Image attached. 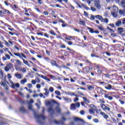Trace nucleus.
Returning <instances> with one entry per match:
<instances>
[{
    "label": "nucleus",
    "mask_w": 125,
    "mask_h": 125,
    "mask_svg": "<svg viewBox=\"0 0 125 125\" xmlns=\"http://www.w3.org/2000/svg\"><path fill=\"white\" fill-rule=\"evenodd\" d=\"M34 116L36 119H37V121L39 124H41L42 123V121H43L45 120V117L43 116V114L38 115V114L34 113Z\"/></svg>",
    "instance_id": "1"
},
{
    "label": "nucleus",
    "mask_w": 125,
    "mask_h": 125,
    "mask_svg": "<svg viewBox=\"0 0 125 125\" xmlns=\"http://www.w3.org/2000/svg\"><path fill=\"white\" fill-rule=\"evenodd\" d=\"M121 4L122 6V7L124 8V10H120L119 11V14L121 16H125V1H122L121 2Z\"/></svg>",
    "instance_id": "2"
},
{
    "label": "nucleus",
    "mask_w": 125,
    "mask_h": 125,
    "mask_svg": "<svg viewBox=\"0 0 125 125\" xmlns=\"http://www.w3.org/2000/svg\"><path fill=\"white\" fill-rule=\"evenodd\" d=\"M14 54L15 55V56H17L18 57H19V58H20V59H21V60L23 59V58H27L26 56H25V55H24L23 53H21V54L18 53H14Z\"/></svg>",
    "instance_id": "3"
},
{
    "label": "nucleus",
    "mask_w": 125,
    "mask_h": 125,
    "mask_svg": "<svg viewBox=\"0 0 125 125\" xmlns=\"http://www.w3.org/2000/svg\"><path fill=\"white\" fill-rule=\"evenodd\" d=\"M118 32L121 36H125V30L124 29L123 27H119L118 28Z\"/></svg>",
    "instance_id": "4"
},
{
    "label": "nucleus",
    "mask_w": 125,
    "mask_h": 125,
    "mask_svg": "<svg viewBox=\"0 0 125 125\" xmlns=\"http://www.w3.org/2000/svg\"><path fill=\"white\" fill-rule=\"evenodd\" d=\"M12 68H13V64L12 63H9L4 67V70L6 72H8Z\"/></svg>",
    "instance_id": "5"
},
{
    "label": "nucleus",
    "mask_w": 125,
    "mask_h": 125,
    "mask_svg": "<svg viewBox=\"0 0 125 125\" xmlns=\"http://www.w3.org/2000/svg\"><path fill=\"white\" fill-rule=\"evenodd\" d=\"M106 85L107 86L105 87V88L106 89H107L108 90H111V89H113V87H114V86L111 85V84L107 83Z\"/></svg>",
    "instance_id": "6"
},
{
    "label": "nucleus",
    "mask_w": 125,
    "mask_h": 125,
    "mask_svg": "<svg viewBox=\"0 0 125 125\" xmlns=\"http://www.w3.org/2000/svg\"><path fill=\"white\" fill-rule=\"evenodd\" d=\"M100 114H101V116H103V117L104 119H107L109 118V116H108V115L106 114V113H105L104 112L101 111Z\"/></svg>",
    "instance_id": "7"
},
{
    "label": "nucleus",
    "mask_w": 125,
    "mask_h": 125,
    "mask_svg": "<svg viewBox=\"0 0 125 125\" xmlns=\"http://www.w3.org/2000/svg\"><path fill=\"white\" fill-rule=\"evenodd\" d=\"M15 77H16L17 79H19V80H21V79H22V75L18 73V72H16L15 74Z\"/></svg>",
    "instance_id": "8"
},
{
    "label": "nucleus",
    "mask_w": 125,
    "mask_h": 125,
    "mask_svg": "<svg viewBox=\"0 0 125 125\" xmlns=\"http://www.w3.org/2000/svg\"><path fill=\"white\" fill-rule=\"evenodd\" d=\"M112 11L111 12H118L119 9L116 6H113L112 8Z\"/></svg>",
    "instance_id": "9"
},
{
    "label": "nucleus",
    "mask_w": 125,
    "mask_h": 125,
    "mask_svg": "<svg viewBox=\"0 0 125 125\" xmlns=\"http://www.w3.org/2000/svg\"><path fill=\"white\" fill-rule=\"evenodd\" d=\"M104 97L105 98L107 99L108 100H113V97L109 96L107 94H104Z\"/></svg>",
    "instance_id": "10"
},
{
    "label": "nucleus",
    "mask_w": 125,
    "mask_h": 125,
    "mask_svg": "<svg viewBox=\"0 0 125 125\" xmlns=\"http://www.w3.org/2000/svg\"><path fill=\"white\" fill-rule=\"evenodd\" d=\"M74 121H75V122H82V123H83V120L78 117H75L74 118Z\"/></svg>",
    "instance_id": "11"
},
{
    "label": "nucleus",
    "mask_w": 125,
    "mask_h": 125,
    "mask_svg": "<svg viewBox=\"0 0 125 125\" xmlns=\"http://www.w3.org/2000/svg\"><path fill=\"white\" fill-rule=\"evenodd\" d=\"M83 100H84V102H85V104H89V103H90V101H89V100H87V99L86 98V97H83Z\"/></svg>",
    "instance_id": "12"
},
{
    "label": "nucleus",
    "mask_w": 125,
    "mask_h": 125,
    "mask_svg": "<svg viewBox=\"0 0 125 125\" xmlns=\"http://www.w3.org/2000/svg\"><path fill=\"white\" fill-rule=\"evenodd\" d=\"M50 63H51V64L52 65V66H53V67H54V66L56 65L57 62H56V61L54 60H51L50 61Z\"/></svg>",
    "instance_id": "13"
},
{
    "label": "nucleus",
    "mask_w": 125,
    "mask_h": 125,
    "mask_svg": "<svg viewBox=\"0 0 125 125\" xmlns=\"http://www.w3.org/2000/svg\"><path fill=\"white\" fill-rule=\"evenodd\" d=\"M54 122V124H55L56 125H63V121H57L56 120H55Z\"/></svg>",
    "instance_id": "14"
},
{
    "label": "nucleus",
    "mask_w": 125,
    "mask_h": 125,
    "mask_svg": "<svg viewBox=\"0 0 125 125\" xmlns=\"http://www.w3.org/2000/svg\"><path fill=\"white\" fill-rule=\"evenodd\" d=\"M87 89H88V90H89L90 91H91V90H92L93 89H94V86H93L92 85H87Z\"/></svg>",
    "instance_id": "15"
},
{
    "label": "nucleus",
    "mask_w": 125,
    "mask_h": 125,
    "mask_svg": "<svg viewBox=\"0 0 125 125\" xmlns=\"http://www.w3.org/2000/svg\"><path fill=\"white\" fill-rule=\"evenodd\" d=\"M47 111L48 112V113H50V114H53V113H54V109H53L51 107H50L48 109Z\"/></svg>",
    "instance_id": "16"
},
{
    "label": "nucleus",
    "mask_w": 125,
    "mask_h": 125,
    "mask_svg": "<svg viewBox=\"0 0 125 125\" xmlns=\"http://www.w3.org/2000/svg\"><path fill=\"white\" fill-rule=\"evenodd\" d=\"M122 25V21H117V22L115 23V25L116 27H120Z\"/></svg>",
    "instance_id": "17"
},
{
    "label": "nucleus",
    "mask_w": 125,
    "mask_h": 125,
    "mask_svg": "<svg viewBox=\"0 0 125 125\" xmlns=\"http://www.w3.org/2000/svg\"><path fill=\"white\" fill-rule=\"evenodd\" d=\"M95 6H96V7H97V8H98V9H100V8H101V6L97 2H95Z\"/></svg>",
    "instance_id": "18"
},
{
    "label": "nucleus",
    "mask_w": 125,
    "mask_h": 125,
    "mask_svg": "<svg viewBox=\"0 0 125 125\" xmlns=\"http://www.w3.org/2000/svg\"><path fill=\"white\" fill-rule=\"evenodd\" d=\"M102 22H104V23H106V24H108L109 23V20H108L107 18H103V20L101 21Z\"/></svg>",
    "instance_id": "19"
},
{
    "label": "nucleus",
    "mask_w": 125,
    "mask_h": 125,
    "mask_svg": "<svg viewBox=\"0 0 125 125\" xmlns=\"http://www.w3.org/2000/svg\"><path fill=\"white\" fill-rule=\"evenodd\" d=\"M71 110H76V104H72L70 106Z\"/></svg>",
    "instance_id": "20"
},
{
    "label": "nucleus",
    "mask_w": 125,
    "mask_h": 125,
    "mask_svg": "<svg viewBox=\"0 0 125 125\" xmlns=\"http://www.w3.org/2000/svg\"><path fill=\"white\" fill-rule=\"evenodd\" d=\"M63 100L67 102H72V100L69 98L63 97Z\"/></svg>",
    "instance_id": "21"
},
{
    "label": "nucleus",
    "mask_w": 125,
    "mask_h": 125,
    "mask_svg": "<svg viewBox=\"0 0 125 125\" xmlns=\"http://www.w3.org/2000/svg\"><path fill=\"white\" fill-rule=\"evenodd\" d=\"M6 83H8L6 81H5L4 82H1V85L4 86V87H6Z\"/></svg>",
    "instance_id": "22"
},
{
    "label": "nucleus",
    "mask_w": 125,
    "mask_h": 125,
    "mask_svg": "<svg viewBox=\"0 0 125 125\" xmlns=\"http://www.w3.org/2000/svg\"><path fill=\"white\" fill-rule=\"evenodd\" d=\"M23 61V63L25 64V65H26L27 66H28V67H31V66L30 65V64H29V63L28 62V61L25 60V59H23L22 60Z\"/></svg>",
    "instance_id": "23"
},
{
    "label": "nucleus",
    "mask_w": 125,
    "mask_h": 125,
    "mask_svg": "<svg viewBox=\"0 0 125 125\" xmlns=\"http://www.w3.org/2000/svg\"><path fill=\"white\" fill-rule=\"evenodd\" d=\"M95 17L97 18V19L100 20V21H102L103 20V18H102V17L99 15L96 16Z\"/></svg>",
    "instance_id": "24"
},
{
    "label": "nucleus",
    "mask_w": 125,
    "mask_h": 125,
    "mask_svg": "<svg viewBox=\"0 0 125 125\" xmlns=\"http://www.w3.org/2000/svg\"><path fill=\"white\" fill-rule=\"evenodd\" d=\"M27 82V79L24 78L23 80H21L20 82L21 84H24L25 83Z\"/></svg>",
    "instance_id": "25"
},
{
    "label": "nucleus",
    "mask_w": 125,
    "mask_h": 125,
    "mask_svg": "<svg viewBox=\"0 0 125 125\" xmlns=\"http://www.w3.org/2000/svg\"><path fill=\"white\" fill-rule=\"evenodd\" d=\"M44 90L45 91V93H44V95H48L49 94V90L46 88H44Z\"/></svg>",
    "instance_id": "26"
},
{
    "label": "nucleus",
    "mask_w": 125,
    "mask_h": 125,
    "mask_svg": "<svg viewBox=\"0 0 125 125\" xmlns=\"http://www.w3.org/2000/svg\"><path fill=\"white\" fill-rule=\"evenodd\" d=\"M111 15H112L113 17H115V18L118 17V15H117V12H111Z\"/></svg>",
    "instance_id": "27"
},
{
    "label": "nucleus",
    "mask_w": 125,
    "mask_h": 125,
    "mask_svg": "<svg viewBox=\"0 0 125 125\" xmlns=\"http://www.w3.org/2000/svg\"><path fill=\"white\" fill-rule=\"evenodd\" d=\"M42 79H43L44 80H45L46 81H47L48 82H50V79H49L47 77L44 76L43 75H42Z\"/></svg>",
    "instance_id": "28"
},
{
    "label": "nucleus",
    "mask_w": 125,
    "mask_h": 125,
    "mask_svg": "<svg viewBox=\"0 0 125 125\" xmlns=\"http://www.w3.org/2000/svg\"><path fill=\"white\" fill-rule=\"evenodd\" d=\"M89 112L90 115H92V114H94V113H95V111L93 108L89 109Z\"/></svg>",
    "instance_id": "29"
},
{
    "label": "nucleus",
    "mask_w": 125,
    "mask_h": 125,
    "mask_svg": "<svg viewBox=\"0 0 125 125\" xmlns=\"http://www.w3.org/2000/svg\"><path fill=\"white\" fill-rule=\"evenodd\" d=\"M28 110L30 111H33L34 112V109H33V105L32 104H28Z\"/></svg>",
    "instance_id": "30"
},
{
    "label": "nucleus",
    "mask_w": 125,
    "mask_h": 125,
    "mask_svg": "<svg viewBox=\"0 0 125 125\" xmlns=\"http://www.w3.org/2000/svg\"><path fill=\"white\" fill-rule=\"evenodd\" d=\"M100 106H101V108L103 109V110L104 111H105V109L106 106H105V105L103 104H100Z\"/></svg>",
    "instance_id": "31"
},
{
    "label": "nucleus",
    "mask_w": 125,
    "mask_h": 125,
    "mask_svg": "<svg viewBox=\"0 0 125 125\" xmlns=\"http://www.w3.org/2000/svg\"><path fill=\"white\" fill-rule=\"evenodd\" d=\"M20 110L21 112H22L23 113H25V112H26V109H25V107H24L23 106L21 107L20 108Z\"/></svg>",
    "instance_id": "32"
},
{
    "label": "nucleus",
    "mask_w": 125,
    "mask_h": 125,
    "mask_svg": "<svg viewBox=\"0 0 125 125\" xmlns=\"http://www.w3.org/2000/svg\"><path fill=\"white\" fill-rule=\"evenodd\" d=\"M79 24L80 25H83V26H85V22H84V21H79Z\"/></svg>",
    "instance_id": "33"
},
{
    "label": "nucleus",
    "mask_w": 125,
    "mask_h": 125,
    "mask_svg": "<svg viewBox=\"0 0 125 125\" xmlns=\"http://www.w3.org/2000/svg\"><path fill=\"white\" fill-rule=\"evenodd\" d=\"M56 110L58 113H60L61 112V109H60V107H59V106H57L56 107Z\"/></svg>",
    "instance_id": "34"
},
{
    "label": "nucleus",
    "mask_w": 125,
    "mask_h": 125,
    "mask_svg": "<svg viewBox=\"0 0 125 125\" xmlns=\"http://www.w3.org/2000/svg\"><path fill=\"white\" fill-rule=\"evenodd\" d=\"M88 29L89 30L90 33H91V34L94 33V30H93V29L91 28L90 27H88Z\"/></svg>",
    "instance_id": "35"
},
{
    "label": "nucleus",
    "mask_w": 125,
    "mask_h": 125,
    "mask_svg": "<svg viewBox=\"0 0 125 125\" xmlns=\"http://www.w3.org/2000/svg\"><path fill=\"white\" fill-rule=\"evenodd\" d=\"M34 103V101L33 99H31L29 102H27L28 105H31V104H33Z\"/></svg>",
    "instance_id": "36"
},
{
    "label": "nucleus",
    "mask_w": 125,
    "mask_h": 125,
    "mask_svg": "<svg viewBox=\"0 0 125 125\" xmlns=\"http://www.w3.org/2000/svg\"><path fill=\"white\" fill-rule=\"evenodd\" d=\"M49 33L51 35H53V36H56V33L53 30H51Z\"/></svg>",
    "instance_id": "37"
},
{
    "label": "nucleus",
    "mask_w": 125,
    "mask_h": 125,
    "mask_svg": "<svg viewBox=\"0 0 125 125\" xmlns=\"http://www.w3.org/2000/svg\"><path fill=\"white\" fill-rule=\"evenodd\" d=\"M10 83L11 84L12 88H14V83H13L12 81L10 80Z\"/></svg>",
    "instance_id": "38"
},
{
    "label": "nucleus",
    "mask_w": 125,
    "mask_h": 125,
    "mask_svg": "<svg viewBox=\"0 0 125 125\" xmlns=\"http://www.w3.org/2000/svg\"><path fill=\"white\" fill-rule=\"evenodd\" d=\"M68 94L71 95V96H75V92H68Z\"/></svg>",
    "instance_id": "39"
},
{
    "label": "nucleus",
    "mask_w": 125,
    "mask_h": 125,
    "mask_svg": "<svg viewBox=\"0 0 125 125\" xmlns=\"http://www.w3.org/2000/svg\"><path fill=\"white\" fill-rule=\"evenodd\" d=\"M20 71L21 72H22L23 73H26V72H27V70H26V69H25V68H22L20 69Z\"/></svg>",
    "instance_id": "40"
},
{
    "label": "nucleus",
    "mask_w": 125,
    "mask_h": 125,
    "mask_svg": "<svg viewBox=\"0 0 125 125\" xmlns=\"http://www.w3.org/2000/svg\"><path fill=\"white\" fill-rule=\"evenodd\" d=\"M4 12L5 14L7 13L8 14H11V13H10V12L7 9H4Z\"/></svg>",
    "instance_id": "41"
},
{
    "label": "nucleus",
    "mask_w": 125,
    "mask_h": 125,
    "mask_svg": "<svg viewBox=\"0 0 125 125\" xmlns=\"http://www.w3.org/2000/svg\"><path fill=\"white\" fill-rule=\"evenodd\" d=\"M55 93L57 94V95H58V96H60L61 95V93L59 91H55Z\"/></svg>",
    "instance_id": "42"
},
{
    "label": "nucleus",
    "mask_w": 125,
    "mask_h": 125,
    "mask_svg": "<svg viewBox=\"0 0 125 125\" xmlns=\"http://www.w3.org/2000/svg\"><path fill=\"white\" fill-rule=\"evenodd\" d=\"M82 6H83V7L85 8V9H86V10H90V9L88 7L83 4L82 5Z\"/></svg>",
    "instance_id": "43"
},
{
    "label": "nucleus",
    "mask_w": 125,
    "mask_h": 125,
    "mask_svg": "<svg viewBox=\"0 0 125 125\" xmlns=\"http://www.w3.org/2000/svg\"><path fill=\"white\" fill-rule=\"evenodd\" d=\"M49 90L50 91V92H53V91H54V88L53 87H50L49 88Z\"/></svg>",
    "instance_id": "44"
},
{
    "label": "nucleus",
    "mask_w": 125,
    "mask_h": 125,
    "mask_svg": "<svg viewBox=\"0 0 125 125\" xmlns=\"http://www.w3.org/2000/svg\"><path fill=\"white\" fill-rule=\"evenodd\" d=\"M107 30H109L110 32H111L112 33H114L115 31L112 29H111L109 26L107 27Z\"/></svg>",
    "instance_id": "45"
},
{
    "label": "nucleus",
    "mask_w": 125,
    "mask_h": 125,
    "mask_svg": "<svg viewBox=\"0 0 125 125\" xmlns=\"http://www.w3.org/2000/svg\"><path fill=\"white\" fill-rule=\"evenodd\" d=\"M104 17H108V16H109V13H108V12H105L104 14Z\"/></svg>",
    "instance_id": "46"
},
{
    "label": "nucleus",
    "mask_w": 125,
    "mask_h": 125,
    "mask_svg": "<svg viewBox=\"0 0 125 125\" xmlns=\"http://www.w3.org/2000/svg\"><path fill=\"white\" fill-rule=\"evenodd\" d=\"M5 56L6 58L7 59V60H10V56H9V55L5 54Z\"/></svg>",
    "instance_id": "47"
},
{
    "label": "nucleus",
    "mask_w": 125,
    "mask_h": 125,
    "mask_svg": "<svg viewBox=\"0 0 125 125\" xmlns=\"http://www.w3.org/2000/svg\"><path fill=\"white\" fill-rule=\"evenodd\" d=\"M15 87H17V88L20 87V85H19V83H17L15 84H14V88H15Z\"/></svg>",
    "instance_id": "48"
},
{
    "label": "nucleus",
    "mask_w": 125,
    "mask_h": 125,
    "mask_svg": "<svg viewBox=\"0 0 125 125\" xmlns=\"http://www.w3.org/2000/svg\"><path fill=\"white\" fill-rule=\"evenodd\" d=\"M35 81L37 82V83H41V80H40V78H39L38 77L36 78Z\"/></svg>",
    "instance_id": "49"
},
{
    "label": "nucleus",
    "mask_w": 125,
    "mask_h": 125,
    "mask_svg": "<svg viewBox=\"0 0 125 125\" xmlns=\"http://www.w3.org/2000/svg\"><path fill=\"white\" fill-rule=\"evenodd\" d=\"M16 62L18 64V65H21V61L19 60H16Z\"/></svg>",
    "instance_id": "50"
},
{
    "label": "nucleus",
    "mask_w": 125,
    "mask_h": 125,
    "mask_svg": "<svg viewBox=\"0 0 125 125\" xmlns=\"http://www.w3.org/2000/svg\"><path fill=\"white\" fill-rule=\"evenodd\" d=\"M44 60H46V61H47V62H50V59L47 57H44Z\"/></svg>",
    "instance_id": "51"
},
{
    "label": "nucleus",
    "mask_w": 125,
    "mask_h": 125,
    "mask_svg": "<svg viewBox=\"0 0 125 125\" xmlns=\"http://www.w3.org/2000/svg\"><path fill=\"white\" fill-rule=\"evenodd\" d=\"M98 28L99 30H101V31H104V28L102 26H98Z\"/></svg>",
    "instance_id": "52"
},
{
    "label": "nucleus",
    "mask_w": 125,
    "mask_h": 125,
    "mask_svg": "<svg viewBox=\"0 0 125 125\" xmlns=\"http://www.w3.org/2000/svg\"><path fill=\"white\" fill-rule=\"evenodd\" d=\"M104 75L105 77V78H110V74H104Z\"/></svg>",
    "instance_id": "53"
},
{
    "label": "nucleus",
    "mask_w": 125,
    "mask_h": 125,
    "mask_svg": "<svg viewBox=\"0 0 125 125\" xmlns=\"http://www.w3.org/2000/svg\"><path fill=\"white\" fill-rule=\"evenodd\" d=\"M119 102H120L121 104H122V105H124V104H125V101H122V100H119Z\"/></svg>",
    "instance_id": "54"
},
{
    "label": "nucleus",
    "mask_w": 125,
    "mask_h": 125,
    "mask_svg": "<svg viewBox=\"0 0 125 125\" xmlns=\"http://www.w3.org/2000/svg\"><path fill=\"white\" fill-rule=\"evenodd\" d=\"M93 122L94 123H99V120H98V119H95L93 120Z\"/></svg>",
    "instance_id": "55"
},
{
    "label": "nucleus",
    "mask_w": 125,
    "mask_h": 125,
    "mask_svg": "<svg viewBox=\"0 0 125 125\" xmlns=\"http://www.w3.org/2000/svg\"><path fill=\"white\" fill-rule=\"evenodd\" d=\"M7 78L8 79H11V78H12L11 74H10V73H8L7 75Z\"/></svg>",
    "instance_id": "56"
},
{
    "label": "nucleus",
    "mask_w": 125,
    "mask_h": 125,
    "mask_svg": "<svg viewBox=\"0 0 125 125\" xmlns=\"http://www.w3.org/2000/svg\"><path fill=\"white\" fill-rule=\"evenodd\" d=\"M31 83H32V84H36L37 83V82L35 80H33L31 81Z\"/></svg>",
    "instance_id": "57"
},
{
    "label": "nucleus",
    "mask_w": 125,
    "mask_h": 125,
    "mask_svg": "<svg viewBox=\"0 0 125 125\" xmlns=\"http://www.w3.org/2000/svg\"><path fill=\"white\" fill-rule=\"evenodd\" d=\"M95 19V17L93 15H91L90 16V20H94Z\"/></svg>",
    "instance_id": "58"
},
{
    "label": "nucleus",
    "mask_w": 125,
    "mask_h": 125,
    "mask_svg": "<svg viewBox=\"0 0 125 125\" xmlns=\"http://www.w3.org/2000/svg\"><path fill=\"white\" fill-rule=\"evenodd\" d=\"M36 87L37 88L40 89L41 87H42V86H41V84H37Z\"/></svg>",
    "instance_id": "59"
},
{
    "label": "nucleus",
    "mask_w": 125,
    "mask_h": 125,
    "mask_svg": "<svg viewBox=\"0 0 125 125\" xmlns=\"http://www.w3.org/2000/svg\"><path fill=\"white\" fill-rule=\"evenodd\" d=\"M109 26H110V27H111V28H115V24H113V23H110L109 24Z\"/></svg>",
    "instance_id": "60"
},
{
    "label": "nucleus",
    "mask_w": 125,
    "mask_h": 125,
    "mask_svg": "<svg viewBox=\"0 0 125 125\" xmlns=\"http://www.w3.org/2000/svg\"><path fill=\"white\" fill-rule=\"evenodd\" d=\"M33 97H34V98H36V97H39V94H34L33 95Z\"/></svg>",
    "instance_id": "61"
},
{
    "label": "nucleus",
    "mask_w": 125,
    "mask_h": 125,
    "mask_svg": "<svg viewBox=\"0 0 125 125\" xmlns=\"http://www.w3.org/2000/svg\"><path fill=\"white\" fill-rule=\"evenodd\" d=\"M74 102H77V101H79V98H75L74 100H73Z\"/></svg>",
    "instance_id": "62"
},
{
    "label": "nucleus",
    "mask_w": 125,
    "mask_h": 125,
    "mask_svg": "<svg viewBox=\"0 0 125 125\" xmlns=\"http://www.w3.org/2000/svg\"><path fill=\"white\" fill-rule=\"evenodd\" d=\"M39 96H40V97H42L44 99L45 98V97L44 96H43V95L42 93H40L39 94Z\"/></svg>",
    "instance_id": "63"
},
{
    "label": "nucleus",
    "mask_w": 125,
    "mask_h": 125,
    "mask_svg": "<svg viewBox=\"0 0 125 125\" xmlns=\"http://www.w3.org/2000/svg\"><path fill=\"white\" fill-rule=\"evenodd\" d=\"M61 48H66V46L65 44H62L61 45Z\"/></svg>",
    "instance_id": "64"
}]
</instances>
